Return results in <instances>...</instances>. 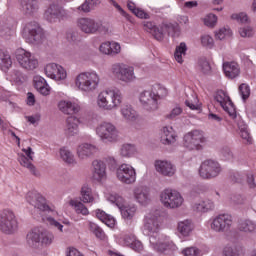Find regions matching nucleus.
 I'll use <instances>...</instances> for the list:
<instances>
[{"mask_svg": "<svg viewBox=\"0 0 256 256\" xmlns=\"http://www.w3.org/2000/svg\"><path fill=\"white\" fill-rule=\"evenodd\" d=\"M53 233L43 229V228H34L26 236L27 245L31 249H43L53 243Z\"/></svg>", "mask_w": 256, "mask_h": 256, "instance_id": "f257e3e1", "label": "nucleus"}, {"mask_svg": "<svg viewBox=\"0 0 256 256\" xmlns=\"http://www.w3.org/2000/svg\"><path fill=\"white\" fill-rule=\"evenodd\" d=\"M123 96L119 90H104L97 98V105L100 109L111 111L121 105Z\"/></svg>", "mask_w": 256, "mask_h": 256, "instance_id": "f03ea898", "label": "nucleus"}, {"mask_svg": "<svg viewBox=\"0 0 256 256\" xmlns=\"http://www.w3.org/2000/svg\"><path fill=\"white\" fill-rule=\"evenodd\" d=\"M99 75L95 72H82L76 79V87L84 93H92L97 87H99Z\"/></svg>", "mask_w": 256, "mask_h": 256, "instance_id": "7ed1b4c3", "label": "nucleus"}, {"mask_svg": "<svg viewBox=\"0 0 256 256\" xmlns=\"http://www.w3.org/2000/svg\"><path fill=\"white\" fill-rule=\"evenodd\" d=\"M22 37L25 39L26 43L40 45V43L45 41V32L43 28L39 26V23L33 21L26 24L22 32Z\"/></svg>", "mask_w": 256, "mask_h": 256, "instance_id": "20e7f679", "label": "nucleus"}, {"mask_svg": "<svg viewBox=\"0 0 256 256\" xmlns=\"http://www.w3.org/2000/svg\"><path fill=\"white\" fill-rule=\"evenodd\" d=\"M19 229V222L13 210L4 209L0 212V231L4 235H15Z\"/></svg>", "mask_w": 256, "mask_h": 256, "instance_id": "39448f33", "label": "nucleus"}, {"mask_svg": "<svg viewBox=\"0 0 256 256\" xmlns=\"http://www.w3.org/2000/svg\"><path fill=\"white\" fill-rule=\"evenodd\" d=\"M15 56L17 63L20 65V67H22V69H25L26 71H33L39 67V61L37 58H35L31 52L23 48H18L15 51Z\"/></svg>", "mask_w": 256, "mask_h": 256, "instance_id": "423d86ee", "label": "nucleus"}, {"mask_svg": "<svg viewBox=\"0 0 256 256\" xmlns=\"http://www.w3.org/2000/svg\"><path fill=\"white\" fill-rule=\"evenodd\" d=\"M96 133L104 143H116L119 141V130L109 122H104L96 128Z\"/></svg>", "mask_w": 256, "mask_h": 256, "instance_id": "0eeeda50", "label": "nucleus"}, {"mask_svg": "<svg viewBox=\"0 0 256 256\" xmlns=\"http://www.w3.org/2000/svg\"><path fill=\"white\" fill-rule=\"evenodd\" d=\"M160 201L168 209H178L183 205V196L176 190L165 189L160 194Z\"/></svg>", "mask_w": 256, "mask_h": 256, "instance_id": "6e6552de", "label": "nucleus"}, {"mask_svg": "<svg viewBox=\"0 0 256 256\" xmlns=\"http://www.w3.org/2000/svg\"><path fill=\"white\" fill-rule=\"evenodd\" d=\"M201 143H205V137L199 130H193L184 136L183 146L189 151H201Z\"/></svg>", "mask_w": 256, "mask_h": 256, "instance_id": "1a4fd4ad", "label": "nucleus"}, {"mask_svg": "<svg viewBox=\"0 0 256 256\" xmlns=\"http://www.w3.org/2000/svg\"><path fill=\"white\" fill-rule=\"evenodd\" d=\"M78 27L83 31V33H107L109 28L101 21H95L90 18H80L78 20Z\"/></svg>", "mask_w": 256, "mask_h": 256, "instance_id": "9d476101", "label": "nucleus"}, {"mask_svg": "<svg viewBox=\"0 0 256 256\" xmlns=\"http://www.w3.org/2000/svg\"><path fill=\"white\" fill-rule=\"evenodd\" d=\"M199 173L202 179H213L221 173V165L215 160H205L200 166Z\"/></svg>", "mask_w": 256, "mask_h": 256, "instance_id": "9b49d317", "label": "nucleus"}, {"mask_svg": "<svg viewBox=\"0 0 256 256\" xmlns=\"http://www.w3.org/2000/svg\"><path fill=\"white\" fill-rule=\"evenodd\" d=\"M233 217L229 214L218 215L211 223V229L216 233H225L231 229Z\"/></svg>", "mask_w": 256, "mask_h": 256, "instance_id": "f8f14e48", "label": "nucleus"}, {"mask_svg": "<svg viewBox=\"0 0 256 256\" xmlns=\"http://www.w3.org/2000/svg\"><path fill=\"white\" fill-rule=\"evenodd\" d=\"M161 99L159 93L144 91L140 94V102L146 111H157L159 104L157 101Z\"/></svg>", "mask_w": 256, "mask_h": 256, "instance_id": "ddd939ff", "label": "nucleus"}, {"mask_svg": "<svg viewBox=\"0 0 256 256\" xmlns=\"http://www.w3.org/2000/svg\"><path fill=\"white\" fill-rule=\"evenodd\" d=\"M26 201L39 211H51V208L47 205V200L37 191L28 192Z\"/></svg>", "mask_w": 256, "mask_h": 256, "instance_id": "4468645a", "label": "nucleus"}, {"mask_svg": "<svg viewBox=\"0 0 256 256\" xmlns=\"http://www.w3.org/2000/svg\"><path fill=\"white\" fill-rule=\"evenodd\" d=\"M44 17L49 23H57V21H61L63 17H67V11L57 4H52L45 11Z\"/></svg>", "mask_w": 256, "mask_h": 256, "instance_id": "2eb2a0df", "label": "nucleus"}, {"mask_svg": "<svg viewBox=\"0 0 256 256\" xmlns=\"http://www.w3.org/2000/svg\"><path fill=\"white\" fill-rule=\"evenodd\" d=\"M44 71L47 77L54 79V81H63L64 79H67V71H65V68L59 64L50 63L46 65Z\"/></svg>", "mask_w": 256, "mask_h": 256, "instance_id": "dca6fc26", "label": "nucleus"}, {"mask_svg": "<svg viewBox=\"0 0 256 256\" xmlns=\"http://www.w3.org/2000/svg\"><path fill=\"white\" fill-rule=\"evenodd\" d=\"M22 151L26 154V156L24 154L19 156L18 161L20 165L29 169L30 173H32V175H34L35 177H39V172L37 171V168H35V165L31 163V161H33V156H31L34 154L33 149L31 147H28L27 149H22Z\"/></svg>", "mask_w": 256, "mask_h": 256, "instance_id": "f3484780", "label": "nucleus"}, {"mask_svg": "<svg viewBox=\"0 0 256 256\" xmlns=\"http://www.w3.org/2000/svg\"><path fill=\"white\" fill-rule=\"evenodd\" d=\"M133 195L140 205H147L151 201V189L147 186H136Z\"/></svg>", "mask_w": 256, "mask_h": 256, "instance_id": "a211bd4d", "label": "nucleus"}, {"mask_svg": "<svg viewBox=\"0 0 256 256\" xmlns=\"http://www.w3.org/2000/svg\"><path fill=\"white\" fill-rule=\"evenodd\" d=\"M169 24H164L160 28L155 26L153 22H144V29L149 33H152L156 41H163L165 37V30L169 29Z\"/></svg>", "mask_w": 256, "mask_h": 256, "instance_id": "6ab92c4d", "label": "nucleus"}, {"mask_svg": "<svg viewBox=\"0 0 256 256\" xmlns=\"http://www.w3.org/2000/svg\"><path fill=\"white\" fill-rule=\"evenodd\" d=\"M112 73L116 79L123 83H129V65L118 63L112 65Z\"/></svg>", "mask_w": 256, "mask_h": 256, "instance_id": "aec40b11", "label": "nucleus"}, {"mask_svg": "<svg viewBox=\"0 0 256 256\" xmlns=\"http://www.w3.org/2000/svg\"><path fill=\"white\" fill-rule=\"evenodd\" d=\"M97 151H99L97 146L89 143H83L80 144L77 148V156L79 157V159L85 160L89 159V157H93V155H95Z\"/></svg>", "mask_w": 256, "mask_h": 256, "instance_id": "412c9836", "label": "nucleus"}, {"mask_svg": "<svg viewBox=\"0 0 256 256\" xmlns=\"http://www.w3.org/2000/svg\"><path fill=\"white\" fill-rule=\"evenodd\" d=\"M155 168L158 173L164 175L165 177H173L175 175V167L171 162L157 160L155 162Z\"/></svg>", "mask_w": 256, "mask_h": 256, "instance_id": "4be33fe9", "label": "nucleus"}, {"mask_svg": "<svg viewBox=\"0 0 256 256\" xmlns=\"http://www.w3.org/2000/svg\"><path fill=\"white\" fill-rule=\"evenodd\" d=\"M108 201H110V203H115L118 206V209L123 219H129V206H127L123 197L117 195H110L108 197Z\"/></svg>", "mask_w": 256, "mask_h": 256, "instance_id": "5701e85b", "label": "nucleus"}, {"mask_svg": "<svg viewBox=\"0 0 256 256\" xmlns=\"http://www.w3.org/2000/svg\"><path fill=\"white\" fill-rule=\"evenodd\" d=\"M21 8L24 15L33 17L39 11V1L37 0H21Z\"/></svg>", "mask_w": 256, "mask_h": 256, "instance_id": "b1692460", "label": "nucleus"}, {"mask_svg": "<svg viewBox=\"0 0 256 256\" xmlns=\"http://www.w3.org/2000/svg\"><path fill=\"white\" fill-rule=\"evenodd\" d=\"M93 165V179L101 181L107 175V166L101 160H94Z\"/></svg>", "mask_w": 256, "mask_h": 256, "instance_id": "393cba45", "label": "nucleus"}, {"mask_svg": "<svg viewBox=\"0 0 256 256\" xmlns=\"http://www.w3.org/2000/svg\"><path fill=\"white\" fill-rule=\"evenodd\" d=\"M79 133V118L69 116L66 120L65 134L68 137H73Z\"/></svg>", "mask_w": 256, "mask_h": 256, "instance_id": "a878e982", "label": "nucleus"}, {"mask_svg": "<svg viewBox=\"0 0 256 256\" xmlns=\"http://www.w3.org/2000/svg\"><path fill=\"white\" fill-rule=\"evenodd\" d=\"M177 141V136L173 128L163 127L160 135L162 145H173Z\"/></svg>", "mask_w": 256, "mask_h": 256, "instance_id": "bb28decb", "label": "nucleus"}, {"mask_svg": "<svg viewBox=\"0 0 256 256\" xmlns=\"http://www.w3.org/2000/svg\"><path fill=\"white\" fill-rule=\"evenodd\" d=\"M58 109H60L65 115H75L79 113L81 108L76 103L71 101H60L58 104Z\"/></svg>", "mask_w": 256, "mask_h": 256, "instance_id": "cd10ccee", "label": "nucleus"}, {"mask_svg": "<svg viewBox=\"0 0 256 256\" xmlns=\"http://www.w3.org/2000/svg\"><path fill=\"white\" fill-rule=\"evenodd\" d=\"M223 71L228 79H235V77H239V73H241V70H239V64L235 62L224 63Z\"/></svg>", "mask_w": 256, "mask_h": 256, "instance_id": "c85d7f7f", "label": "nucleus"}, {"mask_svg": "<svg viewBox=\"0 0 256 256\" xmlns=\"http://www.w3.org/2000/svg\"><path fill=\"white\" fill-rule=\"evenodd\" d=\"M144 231L148 233H159V218L157 216L146 217L144 221Z\"/></svg>", "mask_w": 256, "mask_h": 256, "instance_id": "c756f323", "label": "nucleus"}, {"mask_svg": "<svg viewBox=\"0 0 256 256\" xmlns=\"http://www.w3.org/2000/svg\"><path fill=\"white\" fill-rule=\"evenodd\" d=\"M34 87L41 93V95H49L50 93V87L49 84H47V80L41 76H35L34 77Z\"/></svg>", "mask_w": 256, "mask_h": 256, "instance_id": "7c9ffc66", "label": "nucleus"}, {"mask_svg": "<svg viewBox=\"0 0 256 256\" xmlns=\"http://www.w3.org/2000/svg\"><path fill=\"white\" fill-rule=\"evenodd\" d=\"M238 231H241L242 233H255L256 224L249 219L239 220Z\"/></svg>", "mask_w": 256, "mask_h": 256, "instance_id": "2f4dec72", "label": "nucleus"}, {"mask_svg": "<svg viewBox=\"0 0 256 256\" xmlns=\"http://www.w3.org/2000/svg\"><path fill=\"white\" fill-rule=\"evenodd\" d=\"M129 125L133 127V129H139L143 127V118L137 114V111L130 108L129 111Z\"/></svg>", "mask_w": 256, "mask_h": 256, "instance_id": "473e14b6", "label": "nucleus"}, {"mask_svg": "<svg viewBox=\"0 0 256 256\" xmlns=\"http://www.w3.org/2000/svg\"><path fill=\"white\" fill-rule=\"evenodd\" d=\"M60 158L64 163H67V165H75L77 161H75V155H73V152L69 150L67 147L60 148Z\"/></svg>", "mask_w": 256, "mask_h": 256, "instance_id": "72a5a7b5", "label": "nucleus"}, {"mask_svg": "<svg viewBox=\"0 0 256 256\" xmlns=\"http://www.w3.org/2000/svg\"><path fill=\"white\" fill-rule=\"evenodd\" d=\"M178 231L183 237H189L191 231H193V223L191 220H184L178 223Z\"/></svg>", "mask_w": 256, "mask_h": 256, "instance_id": "f704fd0d", "label": "nucleus"}, {"mask_svg": "<svg viewBox=\"0 0 256 256\" xmlns=\"http://www.w3.org/2000/svg\"><path fill=\"white\" fill-rule=\"evenodd\" d=\"M116 175L122 183H129V165L122 164L117 169Z\"/></svg>", "mask_w": 256, "mask_h": 256, "instance_id": "c9c22d12", "label": "nucleus"}, {"mask_svg": "<svg viewBox=\"0 0 256 256\" xmlns=\"http://www.w3.org/2000/svg\"><path fill=\"white\" fill-rule=\"evenodd\" d=\"M214 207H215V204H213V201L205 200L200 203H196L194 205V210L200 213H207V211H212Z\"/></svg>", "mask_w": 256, "mask_h": 256, "instance_id": "e433bc0d", "label": "nucleus"}, {"mask_svg": "<svg viewBox=\"0 0 256 256\" xmlns=\"http://www.w3.org/2000/svg\"><path fill=\"white\" fill-rule=\"evenodd\" d=\"M80 200L83 203H93L95 198L93 197V192L88 185H84L81 189V197Z\"/></svg>", "mask_w": 256, "mask_h": 256, "instance_id": "4c0bfd02", "label": "nucleus"}, {"mask_svg": "<svg viewBox=\"0 0 256 256\" xmlns=\"http://www.w3.org/2000/svg\"><path fill=\"white\" fill-rule=\"evenodd\" d=\"M237 125L238 129L240 130V135L242 139H245L248 143H251V134H249L247 124H245L243 120H238Z\"/></svg>", "mask_w": 256, "mask_h": 256, "instance_id": "58836bf2", "label": "nucleus"}, {"mask_svg": "<svg viewBox=\"0 0 256 256\" xmlns=\"http://www.w3.org/2000/svg\"><path fill=\"white\" fill-rule=\"evenodd\" d=\"M185 53H187V44L182 42L179 46L176 47L174 52L175 59L178 63H183V55H185Z\"/></svg>", "mask_w": 256, "mask_h": 256, "instance_id": "ea45409f", "label": "nucleus"}, {"mask_svg": "<svg viewBox=\"0 0 256 256\" xmlns=\"http://www.w3.org/2000/svg\"><path fill=\"white\" fill-rule=\"evenodd\" d=\"M70 205L74 207L76 213L80 215H89V209H87L82 202L70 200Z\"/></svg>", "mask_w": 256, "mask_h": 256, "instance_id": "a19ab883", "label": "nucleus"}, {"mask_svg": "<svg viewBox=\"0 0 256 256\" xmlns=\"http://www.w3.org/2000/svg\"><path fill=\"white\" fill-rule=\"evenodd\" d=\"M198 66L204 75H211V64L207 61V58H200L198 60Z\"/></svg>", "mask_w": 256, "mask_h": 256, "instance_id": "79ce46f5", "label": "nucleus"}, {"mask_svg": "<svg viewBox=\"0 0 256 256\" xmlns=\"http://www.w3.org/2000/svg\"><path fill=\"white\" fill-rule=\"evenodd\" d=\"M227 101L229 106H227L226 104L222 108L224 109V111H226V113H228L231 119H237V110H235V104H233V101H231L230 97H227Z\"/></svg>", "mask_w": 256, "mask_h": 256, "instance_id": "37998d69", "label": "nucleus"}, {"mask_svg": "<svg viewBox=\"0 0 256 256\" xmlns=\"http://www.w3.org/2000/svg\"><path fill=\"white\" fill-rule=\"evenodd\" d=\"M0 65H3V67H6V69H9L11 65H13V62L11 61V55H9V53L1 49H0Z\"/></svg>", "mask_w": 256, "mask_h": 256, "instance_id": "c03bdc74", "label": "nucleus"}, {"mask_svg": "<svg viewBox=\"0 0 256 256\" xmlns=\"http://www.w3.org/2000/svg\"><path fill=\"white\" fill-rule=\"evenodd\" d=\"M130 241V249H133V251H136V253H141V251H143V243L137 240L135 235L130 236Z\"/></svg>", "mask_w": 256, "mask_h": 256, "instance_id": "a18cd8bd", "label": "nucleus"}, {"mask_svg": "<svg viewBox=\"0 0 256 256\" xmlns=\"http://www.w3.org/2000/svg\"><path fill=\"white\" fill-rule=\"evenodd\" d=\"M172 247H174V244L171 241L158 242L154 250L158 253H165V251H169Z\"/></svg>", "mask_w": 256, "mask_h": 256, "instance_id": "49530a36", "label": "nucleus"}, {"mask_svg": "<svg viewBox=\"0 0 256 256\" xmlns=\"http://www.w3.org/2000/svg\"><path fill=\"white\" fill-rule=\"evenodd\" d=\"M227 97L229 96L227 93H225V91L218 90L214 96V99L221 105V107H225V105H227V103H225L227 101Z\"/></svg>", "mask_w": 256, "mask_h": 256, "instance_id": "de8ad7c7", "label": "nucleus"}, {"mask_svg": "<svg viewBox=\"0 0 256 256\" xmlns=\"http://www.w3.org/2000/svg\"><path fill=\"white\" fill-rule=\"evenodd\" d=\"M46 225H50V227H54V229H58V231L63 232V225L59 223L55 218L49 216L43 219Z\"/></svg>", "mask_w": 256, "mask_h": 256, "instance_id": "09e8293b", "label": "nucleus"}, {"mask_svg": "<svg viewBox=\"0 0 256 256\" xmlns=\"http://www.w3.org/2000/svg\"><path fill=\"white\" fill-rule=\"evenodd\" d=\"M232 21H237V23H248L249 16H247L246 13L240 12V13H234L231 16Z\"/></svg>", "mask_w": 256, "mask_h": 256, "instance_id": "8fccbe9b", "label": "nucleus"}, {"mask_svg": "<svg viewBox=\"0 0 256 256\" xmlns=\"http://www.w3.org/2000/svg\"><path fill=\"white\" fill-rule=\"evenodd\" d=\"M239 92L243 101H247V99H249L251 95V88L249 87V85L243 83L239 86Z\"/></svg>", "mask_w": 256, "mask_h": 256, "instance_id": "3c124183", "label": "nucleus"}, {"mask_svg": "<svg viewBox=\"0 0 256 256\" xmlns=\"http://www.w3.org/2000/svg\"><path fill=\"white\" fill-rule=\"evenodd\" d=\"M224 256H241V251L237 247L226 246L223 250Z\"/></svg>", "mask_w": 256, "mask_h": 256, "instance_id": "603ef678", "label": "nucleus"}, {"mask_svg": "<svg viewBox=\"0 0 256 256\" xmlns=\"http://www.w3.org/2000/svg\"><path fill=\"white\" fill-rule=\"evenodd\" d=\"M90 229L94 233L95 237H97V239H105V232L103 229H101V227L97 226V224H90Z\"/></svg>", "mask_w": 256, "mask_h": 256, "instance_id": "864d4df0", "label": "nucleus"}, {"mask_svg": "<svg viewBox=\"0 0 256 256\" xmlns=\"http://www.w3.org/2000/svg\"><path fill=\"white\" fill-rule=\"evenodd\" d=\"M201 43L203 47H207L208 49H213V46L215 45V41L213 40V37L209 35L202 36Z\"/></svg>", "mask_w": 256, "mask_h": 256, "instance_id": "5fc2aeb1", "label": "nucleus"}, {"mask_svg": "<svg viewBox=\"0 0 256 256\" xmlns=\"http://www.w3.org/2000/svg\"><path fill=\"white\" fill-rule=\"evenodd\" d=\"M227 35H231V29L229 28H220L216 33H215V37L216 39H218L219 41H223V39H225V37H227Z\"/></svg>", "mask_w": 256, "mask_h": 256, "instance_id": "6e6d98bb", "label": "nucleus"}, {"mask_svg": "<svg viewBox=\"0 0 256 256\" xmlns=\"http://www.w3.org/2000/svg\"><path fill=\"white\" fill-rule=\"evenodd\" d=\"M129 11L139 19H149V14L139 8H132V6H129Z\"/></svg>", "mask_w": 256, "mask_h": 256, "instance_id": "4d7b16f0", "label": "nucleus"}, {"mask_svg": "<svg viewBox=\"0 0 256 256\" xmlns=\"http://www.w3.org/2000/svg\"><path fill=\"white\" fill-rule=\"evenodd\" d=\"M66 39L70 43H77V41H79V32L75 30H68L66 32Z\"/></svg>", "mask_w": 256, "mask_h": 256, "instance_id": "13d9d810", "label": "nucleus"}, {"mask_svg": "<svg viewBox=\"0 0 256 256\" xmlns=\"http://www.w3.org/2000/svg\"><path fill=\"white\" fill-rule=\"evenodd\" d=\"M185 256H201V250L196 247L186 248L182 251Z\"/></svg>", "mask_w": 256, "mask_h": 256, "instance_id": "bf43d9fd", "label": "nucleus"}, {"mask_svg": "<svg viewBox=\"0 0 256 256\" xmlns=\"http://www.w3.org/2000/svg\"><path fill=\"white\" fill-rule=\"evenodd\" d=\"M204 23L207 27H213L217 25V15L209 14L207 18H205Z\"/></svg>", "mask_w": 256, "mask_h": 256, "instance_id": "052dcab7", "label": "nucleus"}, {"mask_svg": "<svg viewBox=\"0 0 256 256\" xmlns=\"http://www.w3.org/2000/svg\"><path fill=\"white\" fill-rule=\"evenodd\" d=\"M239 34L241 37H252L253 36V28L247 26L239 29Z\"/></svg>", "mask_w": 256, "mask_h": 256, "instance_id": "680f3d73", "label": "nucleus"}, {"mask_svg": "<svg viewBox=\"0 0 256 256\" xmlns=\"http://www.w3.org/2000/svg\"><path fill=\"white\" fill-rule=\"evenodd\" d=\"M101 53L104 55H111V42H104L99 47Z\"/></svg>", "mask_w": 256, "mask_h": 256, "instance_id": "e2e57ef3", "label": "nucleus"}, {"mask_svg": "<svg viewBox=\"0 0 256 256\" xmlns=\"http://www.w3.org/2000/svg\"><path fill=\"white\" fill-rule=\"evenodd\" d=\"M150 235V245H152L153 249L159 244V234L158 232L155 233H148Z\"/></svg>", "mask_w": 256, "mask_h": 256, "instance_id": "0e129e2a", "label": "nucleus"}, {"mask_svg": "<svg viewBox=\"0 0 256 256\" xmlns=\"http://www.w3.org/2000/svg\"><path fill=\"white\" fill-rule=\"evenodd\" d=\"M110 55H117L118 53H121V45L117 42H110Z\"/></svg>", "mask_w": 256, "mask_h": 256, "instance_id": "69168bd1", "label": "nucleus"}, {"mask_svg": "<svg viewBox=\"0 0 256 256\" xmlns=\"http://www.w3.org/2000/svg\"><path fill=\"white\" fill-rule=\"evenodd\" d=\"M221 154L228 161L233 159V152L231 151V148L227 146L222 148Z\"/></svg>", "mask_w": 256, "mask_h": 256, "instance_id": "338daca9", "label": "nucleus"}, {"mask_svg": "<svg viewBox=\"0 0 256 256\" xmlns=\"http://www.w3.org/2000/svg\"><path fill=\"white\" fill-rule=\"evenodd\" d=\"M181 113H183V109L181 107H176L167 115V119H175L177 116L181 115Z\"/></svg>", "mask_w": 256, "mask_h": 256, "instance_id": "774afa93", "label": "nucleus"}]
</instances>
